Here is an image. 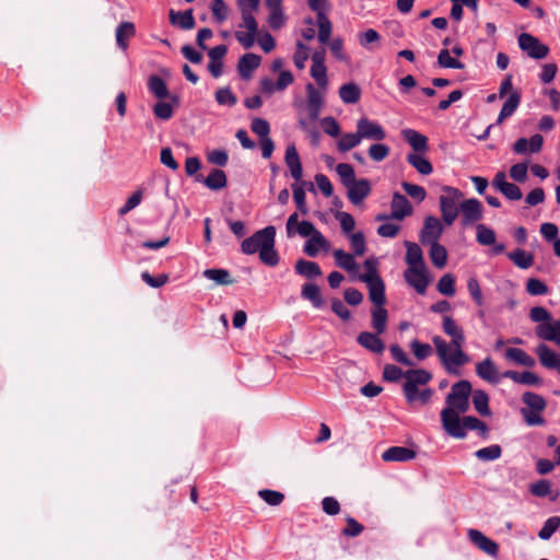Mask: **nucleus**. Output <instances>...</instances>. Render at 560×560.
<instances>
[{"mask_svg": "<svg viewBox=\"0 0 560 560\" xmlns=\"http://www.w3.org/2000/svg\"><path fill=\"white\" fill-rule=\"evenodd\" d=\"M252 131L257 135L260 139L270 138V125L264 118H254L250 122Z\"/></svg>", "mask_w": 560, "mask_h": 560, "instance_id": "bf43d9fd", "label": "nucleus"}, {"mask_svg": "<svg viewBox=\"0 0 560 560\" xmlns=\"http://www.w3.org/2000/svg\"><path fill=\"white\" fill-rule=\"evenodd\" d=\"M521 103V94L518 91H513L510 93L508 100L504 102L500 114L497 119V124H502L506 118L511 117L514 112L517 109Z\"/></svg>", "mask_w": 560, "mask_h": 560, "instance_id": "cd10ccee", "label": "nucleus"}, {"mask_svg": "<svg viewBox=\"0 0 560 560\" xmlns=\"http://www.w3.org/2000/svg\"><path fill=\"white\" fill-rule=\"evenodd\" d=\"M136 34L135 24L131 22H121L116 28V42L118 47L126 50L128 47V39Z\"/></svg>", "mask_w": 560, "mask_h": 560, "instance_id": "7c9ffc66", "label": "nucleus"}, {"mask_svg": "<svg viewBox=\"0 0 560 560\" xmlns=\"http://www.w3.org/2000/svg\"><path fill=\"white\" fill-rule=\"evenodd\" d=\"M390 214L387 219L402 220L412 214V206L408 198L399 192L393 195L390 202Z\"/></svg>", "mask_w": 560, "mask_h": 560, "instance_id": "9b49d317", "label": "nucleus"}, {"mask_svg": "<svg viewBox=\"0 0 560 560\" xmlns=\"http://www.w3.org/2000/svg\"><path fill=\"white\" fill-rule=\"evenodd\" d=\"M318 23V40L320 44H328L331 35V23L325 13L317 15Z\"/></svg>", "mask_w": 560, "mask_h": 560, "instance_id": "a18cd8bd", "label": "nucleus"}, {"mask_svg": "<svg viewBox=\"0 0 560 560\" xmlns=\"http://www.w3.org/2000/svg\"><path fill=\"white\" fill-rule=\"evenodd\" d=\"M405 279L410 284H429L427 267H408L405 271Z\"/></svg>", "mask_w": 560, "mask_h": 560, "instance_id": "2f4dec72", "label": "nucleus"}, {"mask_svg": "<svg viewBox=\"0 0 560 560\" xmlns=\"http://www.w3.org/2000/svg\"><path fill=\"white\" fill-rule=\"evenodd\" d=\"M472 396V405L476 411L483 417H488L491 415V410L489 408V396L482 389H476L471 393Z\"/></svg>", "mask_w": 560, "mask_h": 560, "instance_id": "f704fd0d", "label": "nucleus"}, {"mask_svg": "<svg viewBox=\"0 0 560 560\" xmlns=\"http://www.w3.org/2000/svg\"><path fill=\"white\" fill-rule=\"evenodd\" d=\"M258 495L261 500L271 506H278L284 500V494L282 492L270 489L259 490Z\"/></svg>", "mask_w": 560, "mask_h": 560, "instance_id": "864d4df0", "label": "nucleus"}, {"mask_svg": "<svg viewBox=\"0 0 560 560\" xmlns=\"http://www.w3.org/2000/svg\"><path fill=\"white\" fill-rule=\"evenodd\" d=\"M370 292V300L375 304L376 308L373 311V326L377 332L385 330V287L382 279L366 283Z\"/></svg>", "mask_w": 560, "mask_h": 560, "instance_id": "0eeeda50", "label": "nucleus"}, {"mask_svg": "<svg viewBox=\"0 0 560 560\" xmlns=\"http://www.w3.org/2000/svg\"><path fill=\"white\" fill-rule=\"evenodd\" d=\"M319 249L328 250L329 242L322 234V232L317 231L306 241L303 247V252L310 257H316Z\"/></svg>", "mask_w": 560, "mask_h": 560, "instance_id": "4be33fe9", "label": "nucleus"}, {"mask_svg": "<svg viewBox=\"0 0 560 560\" xmlns=\"http://www.w3.org/2000/svg\"><path fill=\"white\" fill-rule=\"evenodd\" d=\"M440 196V210L445 224L452 225L458 217V201L463 194L459 189L444 186Z\"/></svg>", "mask_w": 560, "mask_h": 560, "instance_id": "423d86ee", "label": "nucleus"}, {"mask_svg": "<svg viewBox=\"0 0 560 560\" xmlns=\"http://www.w3.org/2000/svg\"><path fill=\"white\" fill-rule=\"evenodd\" d=\"M536 354L542 366L557 370L560 373V355L552 351L547 345L540 343L536 348Z\"/></svg>", "mask_w": 560, "mask_h": 560, "instance_id": "6ab92c4d", "label": "nucleus"}, {"mask_svg": "<svg viewBox=\"0 0 560 560\" xmlns=\"http://www.w3.org/2000/svg\"><path fill=\"white\" fill-rule=\"evenodd\" d=\"M260 56L254 52L244 54L237 63V71L242 79H249L253 72L260 66Z\"/></svg>", "mask_w": 560, "mask_h": 560, "instance_id": "dca6fc26", "label": "nucleus"}, {"mask_svg": "<svg viewBox=\"0 0 560 560\" xmlns=\"http://www.w3.org/2000/svg\"><path fill=\"white\" fill-rule=\"evenodd\" d=\"M196 180L202 182L209 189L212 190H220L228 184L225 173L219 168H213L206 178H203L202 175H197Z\"/></svg>", "mask_w": 560, "mask_h": 560, "instance_id": "b1692460", "label": "nucleus"}, {"mask_svg": "<svg viewBox=\"0 0 560 560\" xmlns=\"http://www.w3.org/2000/svg\"><path fill=\"white\" fill-rule=\"evenodd\" d=\"M517 42L520 48L533 59H544L549 54L548 46L529 33H522L518 36Z\"/></svg>", "mask_w": 560, "mask_h": 560, "instance_id": "6e6552de", "label": "nucleus"}, {"mask_svg": "<svg viewBox=\"0 0 560 560\" xmlns=\"http://www.w3.org/2000/svg\"><path fill=\"white\" fill-rule=\"evenodd\" d=\"M284 161L290 170L291 176L298 182L303 176L302 163L294 144L287 147Z\"/></svg>", "mask_w": 560, "mask_h": 560, "instance_id": "aec40b11", "label": "nucleus"}, {"mask_svg": "<svg viewBox=\"0 0 560 560\" xmlns=\"http://www.w3.org/2000/svg\"><path fill=\"white\" fill-rule=\"evenodd\" d=\"M293 190V199L296 205L298 210L303 214L308 213V207L306 205V194L304 188L301 185L294 184L292 185Z\"/></svg>", "mask_w": 560, "mask_h": 560, "instance_id": "5fc2aeb1", "label": "nucleus"}, {"mask_svg": "<svg viewBox=\"0 0 560 560\" xmlns=\"http://www.w3.org/2000/svg\"><path fill=\"white\" fill-rule=\"evenodd\" d=\"M438 65L441 68H450V69H458V70H462L465 68V65L462 61L451 57L450 50L446 48L442 49L439 52Z\"/></svg>", "mask_w": 560, "mask_h": 560, "instance_id": "49530a36", "label": "nucleus"}, {"mask_svg": "<svg viewBox=\"0 0 560 560\" xmlns=\"http://www.w3.org/2000/svg\"><path fill=\"white\" fill-rule=\"evenodd\" d=\"M141 279L151 288L158 289V288H161L162 285H164L165 283H167L170 278H168V275H166V273H162L158 277H153L150 272L143 271L141 273Z\"/></svg>", "mask_w": 560, "mask_h": 560, "instance_id": "338daca9", "label": "nucleus"}, {"mask_svg": "<svg viewBox=\"0 0 560 560\" xmlns=\"http://www.w3.org/2000/svg\"><path fill=\"white\" fill-rule=\"evenodd\" d=\"M401 186L406 194L410 196L412 199L417 200L418 202L423 201L427 197V191L422 186L411 184L408 182H402Z\"/></svg>", "mask_w": 560, "mask_h": 560, "instance_id": "680f3d73", "label": "nucleus"}, {"mask_svg": "<svg viewBox=\"0 0 560 560\" xmlns=\"http://www.w3.org/2000/svg\"><path fill=\"white\" fill-rule=\"evenodd\" d=\"M416 457V452L402 447V446H393L387 448V462H409Z\"/></svg>", "mask_w": 560, "mask_h": 560, "instance_id": "ea45409f", "label": "nucleus"}, {"mask_svg": "<svg viewBox=\"0 0 560 560\" xmlns=\"http://www.w3.org/2000/svg\"><path fill=\"white\" fill-rule=\"evenodd\" d=\"M407 254H406V262L408 267H423V255L420 246L416 243L406 242Z\"/></svg>", "mask_w": 560, "mask_h": 560, "instance_id": "4c0bfd02", "label": "nucleus"}, {"mask_svg": "<svg viewBox=\"0 0 560 560\" xmlns=\"http://www.w3.org/2000/svg\"><path fill=\"white\" fill-rule=\"evenodd\" d=\"M348 198L353 205H359L370 194V183L368 179L355 180L346 187Z\"/></svg>", "mask_w": 560, "mask_h": 560, "instance_id": "412c9836", "label": "nucleus"}, {"mask_svg": "<svg viewBox=\"0 0 560 560\" xmlns=\"http://www.w3.org/2000/svg\"><path fill=\"white\" fill-rule=\"evenodd\" d=\"M360 142L361 138L358 131L355 133H345L340 137L338 142V150L341 152H347L357 147Z\"/></svg>", "mask_w": 560, "mask_h": 560, "instance_id": "4d7b16f0", "label": "nucleus"}, {"mask_svg": "<svg viewBox=\"0 0 560 560\" xmlns=\"http://www.w3.org/2000/svg\"><path fill=\"white\" fill-rule=\"evenodd\" d=\"M509 259L521 269H528L534 264V255L522 248H517L508 254Z\"/></svg>", "mask_w": 560, "mask_h": 560, "instance_id": "473e14b6", "label": "nucleus"}, {"mask_svg": "<svg viewBox=\"0 0 560 560\" xmlns=\"http://www.w3.org/2000/svg\"><path fill=\"white\" fill-rule=\"evenodd\" d=\"M351 248L357 256L365 253V237L362 232H355L350 235Z\"/></svg>", "mask_w": 560, "mask_h": 560, "instance_id": "774afa93", "label": "nucleus"}, {"mask_svg": "<svg viewBox=\"0 0 560 560\" xmlns=\"http://www.w3.org/2000/svg\"><path fill=\"white\" fill-rule=\"evenodd\" d=\"M149 91L159 100L170 98L173 103L178 104L177 95H171L164 79L156 74H152L148 81Z\"/></svg>", "mask_w": 560, "mask_h": 560, "instance_id": "4468645a", "label": "nucleus"}, {"mask_svg": "<svg viewBox=\"0 0 560 560\" xmlns=\"http://www.w3.org/2000/svg\"><path fill=\"white\" fill-rule=\"evenodd\" d=\"M334 257L336 259V264L347 271H354L358 268V264L353 256L342 249H336L334 252Z\"/></svg>", "mask_w": 560, "mask_h": 560, "instance_id": "79ce46f5", "label": "nucleus"}, {"mask_svg": "<svg viewBox=\"0 0 560 560\" xmlns=\"http://www.w3.org/2000/svg\"><path fill=\"white\" fill-rule=\"evenodd\" d=\"M431 378V373L423 369H409L406 371V378L402 382V392L409 404L420 401L424 405L430 401L433 390L430 388L419 389V386L428 384Z\"/></svg>", "mask_w": 560, "mask_h": 560, "instance_id": "20e7f679", "label": "nucleus"}, {"mask_svg": "<svg viewBox=\"0 0 560 560\" xmlns=\"http://www.w3.org/2000/svg\"><path fill=\"white\" fill-rule=\"evenodd\" d=\"M462 221L464 225L472 224L482 219V205L476 198H470L460 203Z\"/></svg>", "mask_w": 560, "mask_h": 560, "instance_id": "f8f14e48", "label": "nucleus"}, {"mask_svg": "<svg viewBox=\"0 0 560 560\" xmlns=\"http://www.w3.org/2000/svg\"><path fill=\"white\" fill-rule=\"evenodd\" d=\"M203 276L220 285H230L235 282L226 269L211 268L203 271Z\"/></svg>", "mask_w": 560, "mask_h": 560, "instance_id": "c9c22d12", "label": "nucleus"}, {"mask_svg": "<svg viewBox=\"0 0 560 560\" xmlns=\"http://www.w3.org/2000/svg\"><path fill=\"white\" fill-rule=\"evenodd\" d=\"M476 230V238L480 245L490 246L495 244V233L492 229L485 224H478Z\"/></svg>", "mask_w": 560, "mask_h": 560, "instance_id": "de8ad7c7", "label": "nucleus"}, {"mask_svg": "<svg viewBox=\"0 0 560 560\" xmlns=\"http://www.w3.org/2000/svg\"><path fill=\"white\" fill-rule=\"evenodd\" d=\"M378 261L374 257H370L364 261L365 273L361 275L359 278L361 281L365 283H370L376 280L382 279L377 272Z\"/></svg>", "mask_w": 560, "mask_h": 560, "instance_id": "37998d69", "label": "nucleus"}, {"mask_svg": "<svg viewBox=\"0 0 560 560\" xmlns=\"http://www.w3.org/2000/svg\"><path fill=\"white\" fill-rule=\"evenodd\" d=\"M294 270L299 276H302L306 279H316L323 275L322 269L317 262L305 259H299L295 262Z\"/></svg>", "mask_w": 560, "mask_h": 560, "instance_id": "bb28decb", "label": "nucleus"}, {"mask_svg": "<svg viewBox=\"0 0 560 560\" xmlns=\"http://www.w3.org/2000/svg\"><path fill=\"white\" fill-rule=\"evenodd\" d=\"M358 342L362 347L375 353H381L384 349L382 340L376 335L371 332H361L358 336Z\"/></svg>", "mask_w": 560, "mask_h": 560, "instance_id": "58836bf2", "label": "nucleus"}, {"mask_svg": "<svg viewBox=\"0 0 560 560\" xmlns=\"http://www.w3.org/2000/svg\"><path fill=\"white\" fill-rule=\"evenodd\" d=\"M401 136L405 141L413 149V153H427L429 150L428 138L413 129L401 130Z\"/></svg>", "mask_w": 560, "mask_h": 560, "instance_id": "a211bd4d", "label": "nucleus"}, {"mask_svg": "<svg viewBox=\"0 0 560 560\" xmlns=\"http://www.w3.org/2000/svg\"><path fill=\"white\" fill-rule=\"evenodd\" d=\"M339 96L345 104H354L361 97V90L358 84L349 82L339 88Z\"/></svg>", "mask_w": 560, "mask_h": 560, "instance_id": "72a5a7b5", "label": "nucleus"}, {"mask_svg": "<svg viewBox=\"0 0 560 560\" xmlns=\"http://www.w3.org/2000/svg\"><path fill=\"white\" fill-rule=\"evenodd\" d=\"M476 374L483 381H487L491 384H498L502 375L499 374V371L490 358H486L485 360L478 362L476 364Z\"/></svg>", "mask_w": 560, "mask_h": 560, "instance_id": "f3484780", "label": "nucleus"}, {"mask_svg": "<svg viewBox=\"0 0 560 560\" xmlns=\"http://www.w3.org/2000/svg\"><path fill=\"white\" fill-rule=\"evenodd\" d=\"M505 358L523 366L533 368L535 365V360L520 348H508Z\"/></svg>", "mask_w": 560, "mask_h": 560, "instance_id": "e433bc0d", "label": "nucleus"}, {"mask_svg": "<svg viewBox=\"0 0 560 560\" xmlns=\"http://www.w3.org/2000/svg\"><path fill=\"white\" fill-rule=\"evenodd\" d=\"M276 228L268 225L256 231L252 236L245 238L241 244V250L245 255L258 253L262 264L275 267L279 264L280 257L275 249Z\"/></svg>", "mask_w": 560, "mask_h": 560, "instance_id": "f03ea898", "label": "nucleus"}, {"mask_svg": "<svg viewBox=\"0 0 560 560\" xmlns=\"http://www.w3.org/2000/svg\"><path fill=\"white\" fill-rule=\"evenodd\" d=\"M215 101L221 106L233 107L237 103V97L229 86H225L215 92Z\"/></svg>", "mask_w": 560, "mask_h": 560, "instance_id": "8fccbe9b", "label": "nucleus"}, {"mask_svg": "<svg viewBox=\"0 0 560 560\" xmlns=\"http://www.w3.org/2000/svg\"><path fill=\"white\" fill-rule=\"evenodd\" d=\"M170 21L172 24H177L182 30H192L196 25L192 9H188L184 12L171 10Z\"/></svg>", "mask_w": 560, "mask_h": 560, "instance_id": "c756f323", "label": "nucleus"}, {"mask_svg": "<svg viewBox=\"0 0 560 560\" xmlns=\"http://www.w3.org/2000/svg\"><path fill=\"white\" fill-rule=\"evenodd\" d=\"M424 154L425 153H409L406 160L419 174L430 175L433 172V166Z\"/></svg>", "mask_w": 560, "mask_h": 560, "instance_id": "c85d7f7f", "label": "nucleus"}, {"mask_svg": "<svg viewBox=\"0 0 560 560\" xmlns=\"http://www.w3.org/2000/svg\"><path fill=\"white\" fill-rule=\"evenodd\" d=\"M492 186L509 200L516 201L523 197L521 188L517 185L508 182L506 174L503 171H500L494 175Z\"/></svg>", "mask_w": 560, "mask_h": 560, "instance_id": "1a4fd4ad", "label": "nucleus"}, {"mask_svg": "<svg viewBox=\"0 0 560 560\" xmlns=\"http://www.w3.org/2000/svg\"><path fill=\"white\" fill-rule=\"evenodd\" d=\"M560 526V517H549L540 528L538 537L542 540L549 539Z\"/></svg>", "mask_w": 560, "mask_h": 560, "instance_id": "6e6d98bb", "label": "nucleus"}, {"mask_svg": "<svg viewBox=\"0 0 560 560\" xmlns=\"http://www.w3.org/2000/svg\"><path fill=\"white\" fill-rule=\"evenodd\" d=\"M442 328L451 337V341L447 342L441 336H434L432 342L436 354L447 373L460 375V366L470 361V358L463 351L465 343L464 330L451 316L443 317Z\"/></svg>", "mask_w": 560, "mask_h": 560, "instance_id": "f257e3e1", "label": "nucleus"}, {"mask_svg": "<svg viewBox=\"0 0 560 560\" xmlns=\"http://www.w3.org/2000/svg\"><path fill=\"white\" fill-rule=\"evenodd\" d=\"M472 393L470 382L462 380L452 385L451 392L446 396L447 407L456 415L465 413L469 409V397Z\"/></svg>", "mask_w": 560, "mask_h": 560, "instance_id": "39448f33", "label": "nucleus"}, {"mask_svg": "<svg viewBox=\"0 0 560 560\" xmlns=\"http://www.w3.org/2000/svg\"><path fill=\"white\" fill-rule=\"evenodd\" d=\"M536 335L540 339L560 343V318L553 323L539 324L536 327Z\"/></svg>", "mask_w": 560, "mask_h": 560, "instance_id": "5701e85b", "label": "nucleus"}, {"mask_svg": "<svg viewBox=\"0 0 560 560\" xmlns=\"http://www.w3.org/2000/svg\"><path fill=\"white\" fill-rule=\"evenodd\" d=\"M430 259L432 264L438 268H443L447 261L446 248L439 244V242L430 243Z\"/></svg>", "mask_w": 560, "mask_h": 560, "instance_id": "a19ab883", "label": "nucleus"}, {"mask_svg": "<svg viewBox=\"0 0 560 560\" xmlns=\"http://www.w3.org/2000/svg\"><path fill=\"white\" fill-rule=\"evenodd\" d=\"M410 348L413 355L420 361L429 358L433 353V349L429 343H423L419 340L411 341Z\"/></svg>", "mask_w": 560, "mask_h": 560, "instance_id": "13d9d810", "label": "nucleus"}, {"mask_svg": "<svg viewBox=\"0 0 560 560\" xmlns=\"http://www.w3.org/2000/svg\"><path fill=\"white\" fill-rule=\"evenodd\" d=\"M502 377L510 378L515 383L528 386H539L541 384V378L530 371L520 373L510 370L502 373Z\"/></svg>", "mask_w": 560, "mask_h": 560, "instance_id": "a878e982", "label": "nucleus"}, {"mask_svg": "<svg viewBox=\"0 0 560 560\" xmlns=\"http://www.w3.org/2000/svg\"><path fill=\"white\" fill-rule=\"evenodd\" d=\"M336 172L340 178V182L342 183V185L345 187L349 186L350 184H352L357 180L354 170H353L352 165H350L348 163H339L336 166Z\"/></svg>", "mask_w": 560, "mask_h": 560, "instance_id": "3c124183", "label": "nucleus"}, {"mask_svg": "<svg viewBox=\"0 0 560 560\" xmlns=\"http://www.w3.org/2000/svg\"><path fill=\"white\" fill-rule=\"evenodd\" d=\"M211 11H212L213 18L219 23H222L223 21H225L228 19L229 9L223 0H213L211 2Z\"/></svg>", "mask_w": 560, "mask_h": 560, "instance_id": "69168bd1", "label": "nucleus"}, {"mask_svg": "<svg viewBox=\"0 0 560 560\" xmlns=\"http://www.w3.org/2000/svg\"><path fill=\"white\" fill-rule=\"evenodd\" d=\"M357 130L361 140H382L385 137L383 128L368 118H361L358 120Z\"/></svg>", "mask_w": 560, "mask_h": 560, "instance_id": "2eb2a0df", "label": "nucleus"}, {"mask_svg": "<svg viewBox=\"0 0 560 560\" xmlns=\"http://www.w3.org/2000/svg\"><path fill=\"white\" fill-rule=\"evenodd\" d=\"M153 114L159 119L168 120L174 115V108H173L172 104H170L167 102H158L153 106Z\"/></svg>", "mask_w": 560, "mask_h": 560, "instance_id": "e2e57ef3", "label": "nucleus"}, {"mask_svg": "<svg viewBox=\"0 0 560 560\" xmlns=\"http://www.w3.org/2000/svg\"><path fill=\"white\" fill-rule=\"evenodd\" d=\"M443 233L441 221L433 215H429L424 220V224L420 234V241L423 245L438 242Z\"/></svg>", "mask_w": 560, "mask_h": 560, "instance_id": "9d476101", "label": "nucleus"}, {"mask_svg": "<svg viewBox=\"0 0 560 560\" xmlns=\"http://www.w3.org/2000/svg\"><path fill=\"white\" fill-rule=\"evenodd\" d=\"M301 298L310 301L315 308H322L325 305L319 287L313 282H306L302 285Z\"/></svg>", "mask_w": 560, "mask_h": 560, "instance_id": "393cba45", "label": "nucleus"}, {"mask_svg": "<svg viewBox=\"0 0 560 560\" xmlns=\"http://www.w3.org/2000/svg\"><path fill=\"white\" fill-rule=\"evenodd\" d=\"M501 454H502L501 446L498 444H492L490 446L478 450L475 453V456L480 460L490 462V460H495V459L500 458Z\"/></svg>", "mask_w": 560, "mask_h": 560, "instance_id": "09e8293b", "label": "nucleus"}, {"mask_svg": "<svg viewBox=\"0 0 560 560\" xmlns=\"http://www.w3.org/2000/svg\"><path fill=\"white\" fill-rule=\"evenodd\" d=\"M468 537L470 541L485 553L497 557L499 553V546L495 541L485 536L478 529H469Z\"/></svg>", "mask_w": 560, "mask_h": 560, "instance_id": "ddd939ff", "label": "nucleus"}, {"mask_svg": "<svg viewBox=\"0 0 560 560\" xmlns=\"http://www.w3.org/2000/svg\"><path fill=\"white\" fill-rule=\"evenodd\" d=\"M522 400L530 410L536 412H541L546 408V400L544 397L532 392L524 393Z\"/></svg>", "mask_w": 560, "mask_h": 560, "instance_id": "c03bdc74", "label": "nucleus"}, {"mask_svg": "<svg viewBox=\"0 0 560 560\" xmlns=\"http://www.w3.org/2000/svg\"><path fill=\"white\" fill-rule=\"evenodd\" d=\"M438 291L443 295L453 296L456 292L454 276L451 273L442 276L438 282Z\"/></svg>", "mask_w": 560, "mask_h": 560, "instance_id": "603ef678", "label": "nucleus"}, {"mask_svg": "<svg viewBox=\"0 0 560 560\" xmlns=\"http://www.w3.org/2000/svg\"><path fill=\"white\" fill-rule=\"evenodd\" d=\"M311 75L319 86L325 88L327 85V68L325 63H312Z\"/></svg>", "mask_w": 560, "mask_h": 560, "instance_id": "0e129e2a", "label": "nucleus"}, {"mask_svg": "<svg viewBox=\"0 0 560 560\" xmlns=\"http://www.w3.org/2000/svg\"><path fill=\"white\" fill-rule=\"evenodd\" d=\"M441 421L446 433L456 439H464L467 430H476L481 436H486L488 433V427L483 421L472 416L460 419L459 415L451 409L441 411Z\"/></svg>", "mask_w": 560, "mask_h": 560, "instance_id": "7ed1b4c3", "label": "nucleus"}, {"mask_svg": "<svg viewBox=\"0 0 560 560\" xmlns=\"http://www.w3.org/2000/svg\"><path fill=\"white\" fill-rule=\"evenodd\" d=\"M526 291L533 296L545 295L548 293V287L537 278H529L526 282Z\"/></svg>", "mask_w": 560, "mask_h": 560, "instance_id": "052dcab7", "label": "nucleus"}]
</instances>
